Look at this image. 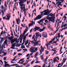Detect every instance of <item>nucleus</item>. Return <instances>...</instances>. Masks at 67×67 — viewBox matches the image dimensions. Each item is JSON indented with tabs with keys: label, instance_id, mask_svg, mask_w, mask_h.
Returning a JSON list of instances; mask_svg holds the SVG:
<instances>
[{
	"label": "nucleus",
	"instance_id": "1",
	"mask_svg": "<svg viewBox=\"0 0 67 67\" xmlns=\"http://www.w3.org/2000/svg\"><path fill=\"white\" fill-rule=\"evenodd\" d=\"M40 13L42 14L43 16H44V15H48L49 14V10H48V9L44 10L43 12H41Z\"/></svg>",
	"mask_w": 67,
	"mask_h": 67
},
{
	"label": "nucleus",
	"instance_id": "2",
	"mask_svg": "<svg viewBox=\"0 0 67 67\" xmlns=\"http://www.w3.org/2000/svg\"><path fill=\"white\" fill-rule=\"evenodd\" d=\"M24 3V0H21L20 2L19 3V4L20 5V6H21V7L20 8V9H21L20 12H22V10H23V5H24L23 4V3Z\"/></svg>",
	"mask_w": 67,
	"mask_h": 67
},
{
	"label": "nucleus",
	"instance_id": "3",
	"mask_svg": "<svg viewBox=\"0 0 67 67\" xmlns=\"http://www.w3.org/2000/svg\"><path fill=\"white\" fill-rule=\"evenodd\" d=\"M43 14L41 13V14L40 15H38L37 17H36V18L34 19V21H36V20H40L43 17Z\"/></svg>",
	"mask_w": 67,
	"mask_h": 67
},
{
	"label": "nucleus",
	"instance_id": "4",
	"mask_svg": "<svg viewBox=\"0 0 67 67\" xmlns=\"http://www.w3.org/2000/svg\"><path fill=\"white\" fill-rule=\"evenodd\" d=\"M38 50L37 48H35V47H32L30 48V51H33L34 52H37Z\"/></svg>",
	"mask_w": 67,
	"mask_h": 67
},
{
	"label": "nucleus",
	"instance_id": "5",
	"mask_svg": "<svg viewBox=\"0 0 67 67\" xmlns=\"http://www.w3.org/2000/svg\"><path fill=\"white\" fill-rule=\"evenodd\" d=\"M42 36H43V37L44 38H47V34L46 32H44L43 33Z\"/></svg>",
	"mask_w": 67,
	"mask_h": 67
},
{
	"label": "nucleus",
	"instance_id": "6",
	"mask_svg": "<svg viewBox=\"0 0 67 67\" xmlns=\"http://www.w3.org/2000/svg\"><path fill=\"white\" fill-rule=\"evenodd\" d=\"M55 16H53L51 17H48L47 18V19L48 20H51V19H54L55 20Z\"/></svg>",
	"mask_w": 67,
	"mask_h": 67
},
{
	"label": "nucleus",
	"instance_id": "7",
	"mask_svg": "<svg viewBox=\"0 0 67 67\" xmlns=\"http://www.w3.org/2000/svg\"><path fill=\"white\" fill-rule=\"evenodd\" d=\"M40 29V27L36 26L35 28L33 29V31H34V30H35L34 31V32H35L36 31H37V30H38Z\"/></svg>",
	"mask_w": 67,
	"mask_h": 67
},
{
	"label": "nucleus",
	"instance_id": "8",
	"mask_svg": "<svg viewBox=\"0 0 67 67\" xmlns=\"http://www.w3.org/2000/svg\"><path fill=\"white\" fill-rule=\"evenodd\" d=\"M10 14H9L8 15H8H7V18H6V20H10V18H11V16L10 15Z\"/></svg>",
	"mask_w": 67,
	"mask_h": 67
},
{
	"label": "nucleus",
	"instance_id": "9",
	"mask_svg": "<svg viewBox=\"0 0 67 67\" xmlns=\"http://www.w3.org/2000/svg\"><path fill=\"white\" fill-rule=\"evenodd\" d=\"M15 41H16V39H15V38L13 39H12L10 40V42L12 44V43H13L15 42Z\"/></svg>",
	"mask_w": 67,
	"mask_h": 67
},
{
	"label": "nucleus",
	"instance_id": "10",
	"mask_svg": "<svg viewBox=\"0 0 67 67\" xmlns=\"http://www.w3.org/2000/svg\"><path fill=\"white\" fill-rule=\"evenodd\" d=\"M1 9H2L1 12L2 13H3L4 15V12L3 11V9H4V6L3 5H1Z\"/></svg>",
	"mask_w": 67,
	"mask_h": 67
},
{
	"label": "nucleus",
	"instance_id": "11",
	"mask_svg": "<svg viewBox=\"0 0 67 67\" xmlns=\"http://www.w3.org/2000/svg\"><path fill=\"white\" fill-rule=\"evenodd\" d=\"M16 20L17 22V24H19V22H20V18H18V19H16Z\"/></svg>",
	"mask_w": 67,
	"mask_h": 67
},
{
	"label": "nucleus",
	"instance_id": "12",
	"mask_svg": "<svg viewBox=\"0 0 67 67\" xmlns=\"http://www.w3.org/2000/svg\"><path fill=\"white\" fill-rule=\"evenodd\" d=\"M23 7H23V9H24V10L23 9V11L25 13L26 12H25V11H26V9L25 8V5H23Z\"/></svg>",
	"mask_w": 67,
	"mask_h": 67
},
{
	"label": "nucleus",
	"instance_id": "13",
	"mask_svg": "<svg viewBox=\"0 0 67 67\" xmlns=\"http://www.w3.org/2000/svg\"><path fill=\"white\" fill-rule=\"evenodd\" d=\"M52 13H50L49 14L48 16H54V15H55V13L53 14H52Z\"/></svg>",
	"mask_w": 67,
	"mask_h": 67
},
{
	"label": "nucleus",
	"instance_id": "14",
	"mask_svg": "<svg viewBox=\"0 0 67 67\" xmlns=\"http://www.w3.org/2000/svg\"><path fill=\"white\" fill-rule=\"evenodd\" d=\"M49 20V21H51V22H52L53 23H54L55 22V19H48Z\"/></svg>",
	"mask_w": 67,
	"mask_h": 67
},
{
	"label": "nucleus",
	"instance_id": "15",
	"mask_svg": "<svg viewBox=\"0 0 67 67\" xmlns=\"http://www.w3.org/2000/svg\"><path fill=\"white\" fill-rule=\"evenodd\" d=\"M4 66L5 67H8V66H9L8 67H10V65L9 64H5Z\"/></svg>",
	"mask_w": 67,
	"mask_h": 67
},
{
	"label": "nucleus",
	"instance_id": "16",
	"mask_svg": "<svg viewBox=\"0 0 67 67\" xmlns=\"http://www.w3.org/2000/svg\"><path fill=\"white\" fill-rule=\"evenodd\" d=\"M13 37L12 36L10 37H8V38L9 40H10V41L13 40Z\"/></svg>",
	"mask_w": 67,
	"mask_h": 67
},
{
	"label": "nucleus",
	"instance_id": "17",
	"mask_svg": "<svg viewBox=\"0 0 67 67\" xmlns=\"http://www.w3.org/2000/svg\"><path fill=\"white\" fill-rule=\"evenodd\" d=\"M64 21H65V20H66V16H63L62 18V20H64Z\"/></svg>",
	"mask_w": 67,
	"mask_h": 67
},
{
	"label": "nucleus",
	"instance_id": "18",
	"mask_svg": "<svg viewBox=\"0 0 67 67\" xmlns=\"http://www.w3.org/2000/svg\"><path fill=\"white\" fill-rule=\"evenodd\" d=\"M46 46H47V49H49V50L50 49V48H48V44H46Z\"/></svg>",
	"mask_w": 67,
	"mask_h": 67
},
{
	"label": "nucleus",
	"instance_id": "19",
	"mask_svg": "<svg viewBox=\"0 0 67 67\" xmlns=\"http://www.w3.org/2000/svg\"><path fill=\"white\" fill-rule=\"evenodd\" d=\"M16 44V43H15L13 44H12V47H14L15 46V44Z\"/></svg>",
	"mask_w": 67,
	"mask_h": 67
},
{
	"label": "nucleus",
	"instance_id": "20",
	"mask_svg": "<svg viewBox=\"0 0 67 67\" xmlns=\"http://www.w3.org/2000/svg\"><path fill=\"white\" fill-rule=\"evenodd\" d=\"M52 42H53L52 41H49V42H48V44H48V45H50V44H51V43H52Z\"/></svg>",
	"mask_w": 67,
	"mask_h": 67
},
{
	"label": "nucleus",
	"instance_id": "21",
	"mask_svg": "<svg viewBox=\"0 0 67 67\" xmlns=\"http://www.w3.org/2000/svg\"><path fill=\"white\" fill-rule=\"evenodd\" d=\"M30 52L31 53L30 54V55H32V54H33V53H35V52H33V51H30Z\"/></svg>",
	"mask_w": 67,
	"mask_h": 67
},
{
	"label": "nucleus",
	"instance_id": "22",
	"mask_svg": "<svg viewBox=\"0 0 67 67\" xmlns=\"http://www.w3.org/2000/svg\"><path fill=\"white\" fill-rule=\"evenodd\" d=\"M45 20V18L42 19L40 20V22H43V21H44Z\"/></svg>",
	"mask_w": 67,
	"mask_h": 67
},
{
	"label": "nucleus",
	"instance_id": "23",
	"mask_svg": "<svg viewBox=\"0 0 67 67\" xmlns=\"http://www.w3.org/2000/svg\"><path fill=\"white\" fill-rule=\"evenodd\" d=\"M36 36H38V37H39V36H40V35H39L38 33L36 32Z\"/></svg>",
	"mask_w": 67,
	"mask_h": 67
},
{
	"label": "nucleus",
	"instance_id": "24",
	"mask_svg": "<svg viewBox=\"0 0 67 67\" xmlns=\"http://www.w3.org/2000/svg\"><path fill=\"white\" fill-rule=\"evenodd\" d=\"M66 59L64 58H63V62L64 63L65 62V61H66Z\"/></svg>",
	"mask_w": 67,
	"mask_h": 67
},
{
	"label": "nucleus",
	"instance_id": "25",
	"mask_svg": "<svg viewBox=\"0 0 67 67\" xmlns=\"http://www.w3.org/2000/svg\"><path fill=\"white\" fill-rule=\"evenodd\" d=\"M5 10H6L7 9V8H8V7H7V5H5Z\"/></svg>",
	"mask_w": 67,
	"mask_h": 67
},
{
	"label": "nucleus",
	"instance_id": "26",
	"mask_svg": "<svg viewBox=\"0 0 67 67\" xmlns=\"http://www.w3.org/2000/svg\"><path fill=\"white\" fill-rule=\"evenodd\" d=\"M4 43L6 45L7 44V40H6L4 42Z\"/></svg>",
	"mask_w": 67,
	"mask_h": 67
},
{
	"label": "nucleus",
	"instance_id": "27",
	"mask_svg": "<svg viewBox=\"0 0 67 67\" xmlns=\"http://www.w3.org/2000/svg\"><path fill=\"white\" fill-rule=\"evenodd\" d=\"M21 48H25V46H24V45L23 46L22 45L21 46Z\"/></svg>",
	"mask_w": 67,
	"mask_h": 67
},
{
	"label": "nucleus",
	"instance_id": "28",
	"mask_svg": "<svg viewBox=\"0 0 67 67\" xmlns=\"http://www.w3.org/2000/svg\"><path fill=\"white\" fill-rule=\"evenodd\" d=\"M34 46H36L37 45V42H34Z\"/></svg>",
	"mask_w": 67,
	"mask_h": 67
},
{
	"label": "nucleus",
	"instance_id": "29",
	"mask_svg": "<svg viewBox=\"0 0 67 67\" xmlns=\"http://www.w3.org/2000/svg\"><path fill=\"white\" fill-rule=\"evenodd\" d=\"M62 65V64L61 63H60L58 65V67H62V66H63L62 65ZM59 65H61L60 66H59Z\"/></svg>",
	"mask_w": 67,
	"mask_h": 67
},
{
	"label": "nucleus",
	"instance_id": "30",
	"mask_svg": "<svg viewBox=\"0 0 67 67\" xmlns=\"http://www.w3.org/2000/svg\"><path fill=\"white\" fill-rule=\"evenodd\" d=\"M26 27L27 29H26L25 30L26 31H27L28 30V27H27V26H26Z\"/></svg>",
	"mask_w": 67,
	"mask_h": 67
},
{
	"label": "nucleus",
	"instance_id": "31",
	"mask_svg": "<svg viewBox=\"0 0 67 67\" xmlns=\"http://www.w3.org/2000/svg\"><path fill=\"white\" fill-rule=\"evenodd\" d=\"M26 32H27V31L26 30L24 31V32L23 33V35H24Z\"/></svg>",
	"mask_w": 67,
	"mask_h": 67
},
{
	"label": "nucleus",
	"instance_id": "32",
	"mask_svg": "<svg viewBox=\"0 0 67 67\" xmlns=\"http://www.w3.org/2000/svg\"><path fill=\"white\" fill-rule=\"evenodd\" d=\"M32 25H33L32 24H29V27H30V26H32Z\"/></svg>",
	"mask_w": 67,
	"mask_h": 67
},
{
	"label": "nucleus",
	"instance_id": "33",
	"mask_svg": "<svg viewBox=\"0 0 67 67\" xmlns=\"http://www.w3.org/2000/svg\"><path fill=\"white\" fill-rule=\"evenodd\" d=\"M39 31L40 32H42V31H43L42 30V29H39Z\"/></svg>",
	"mask_w": 67,
	"mask_h": 67
},
{
	"label": "nucleus",
	"instance_id": "34",
	"mask_svg": "<svg viewBox=\"0 0 67 67\" xmlns=\"http://www.w3.org/2000/svg\"><path fill=\"white\" fill-rule=\"evenodd\" d=\"M45 28H46V27H43V29H42V31H44V30H45Z\"/></svg>",
	"mask_w": 67,
	"mask_h": 67
},
{
	"label": "nucleus",
	"instance_id": "35",
	"mask_svg": "<svg viewBox=\"0 0 67 67\" xmlns=\"http://www.w3.org/2000/svg\"><path fill=\"white\" fill-rule=\"evenodd\" d=\"M40 48H41V50L42 51H43V47H42V46H41Z\"/></svg>",
	"mask_w": 67,
	"mask_h": 67
},
{
	"label": "nucleus",
	"instance_id": "36",
	"mask_svg": "<svg viewBox=\"0 0 67 67\" xmlns=\"http://www.w3.org/2000/svg\"><path fill=\"white\" fill-rule=\"evenodd\" d=\"M45 22H46V23H48L49 22L47 20H45Z\"/></svg>",
	"mask_w": 67,
	"mask_h": 67
},
{
	"label": "nucleus",
	"instance_id": "37",
	"mask_svg": "<svg viewBox=\"0 0 67 67\" xmlns=\"http://www.w3.org/2000/svg\"><path fill=\"white\" fill-rule=\"evenodd\" d=\"M56 60H57V59H54V63H55L56 62Z\"/></svg>",
	"mask_w": 67,
	"mask_h": 67
},
{
	"label": "nucleus",
	"instance_id": "38",
	"mask_svg": "<svg viewBox=\"0 0 67 67\" xmlns=\"http://www.w3.org/2000/svg\"><path fill=\"white\" fill-rule=\"evenodd\" d=\"M34 62H35L34 61H32L31 63V64L32 65V64H34L33 63H34Z\"/></svg>",
	"mask_w": 67,
	"mask_h": 67
},
{
	"label": "nucleus",
	"instance_id": "39",
	"mask_svg": "<svg viewBox=\"0 0 67 67\" xmlns=\"http://www.w3.org/2000/svg\"><path fill=\"white\" fill-rule=\"evenodd\" d=\"M7 53L5 52L4 53V55H3V56H5V55H7Z\"/></svg>",
	"mask_w": 67,
	"mask_h": 67
},
{
	"label": "nucleus",
	"instance_id": "40",
	"mask_svg": "<svg viewBox=\"0 0 67 67\" xmlns=\"http://www.w3.org/2000/svg\"><path fill=\"white\" fill-rule=\"evenodd\" d=\"M8 36H6V37H5L4 38V40H5V39H6V40H7V38H8Z\"/></svg>",
	"mask_w": 67,
	"mask_h": 67
},
{
	"label": "nucleus",
	"instance_id": "41",
	"mask_svg": "<svg viewBox=\"0 0 67 67\" xmlns=\"http://www.w3.org/2000/svg\"><path fill=\"white\" fill-rule=\"evenodd\" d=\"M55 38H54L52 39V42L55 41Z\"/></svg>",
	"mask_w": 67,
	"mask_h": 67
},
{
	"label": "nucleus",
	"instance_id": "42",
	"mask_svg": "<svg viewBox=\"0 0 67 67\" xmlns=\"http://www.w3.org/2000/svg\"><path fill=\"white\" fill-rule=\"evenodd\" d=\"M3 31H2L1 33V35H3Z\"/></svg>",
	"mask_w": 67,
	"mask_h": 67
},
{
	"label": "nucleus",
	"instance_id": "43",
	"mask_svg": "<svg viewBox=\"0 0 67 67\" xmlns=\"http://www.w3.org/2000/svg\"><path fill=\"white\" fill-rule=\"evenodd\" d=\"M59 22H58L57 24V27H58V26H59Z\"/></svg>",
	"mask_w": 67,
	"mask_h": 67
},
{
	"label": "nucleus",
	"instance_id": "44",
	"mask_svg": "<svg viewBox=\"0 0 67 67\" xmlns=\"http://www.w3.org/2000/svg\"><path fill=\"white\" fill-rule=\"evenodd\" d=\"M18 56H20L21 55H22V54L21 53H19L18 54Z\"/></svg>",
	"mask_w": 67,
	"mask_h": 67
},
{
	"label": "nucleus",
	"instance_id": "45",
	"mask_svg": "<svg viewBox=\"0 0 67 67\" xmlns=\"http://www.w3.org/2000/svg\"><path fill=\"white\" fill-rule=\"evenodd\" d=\"M36 8H35V9L32 11V12H36Z\"/></svg>",
	"mask_w": 67,
	"mask_h": 67
},
{
	"label": "nucleus",
	"instance_id": "46",
	"mask_svg": "<svg viewBox=\"0 0 67 67\" xmlns=\"http://www.w3.org/2000/svg\"><path fill=\"white\" fill-rule=\"evenodd\" d=\"M48 26L49 28H50L51 27V25H50V24L48 25Z\"/></svg>",
	"mask_w": 67,
	"mask_h": 67
},
{
	"label": "nucleus",
	"instance_id": "47",
	"mask_svg": "<svg viewBox=\"0 0 67 67\" xmlns=\"http://www.w3.org/2000/svg\"><path fill=\"white\" fill-rule=\"evenodd\" d=\"M40 53H42V52H43L44 51V50H43V51H42V50H41V49H40Z\"/></svg>",
	"mask_w": 67,
	"mask_h": 67
},
{
	"label": "nucleus",
	"instance_id": "48",
	"mask_svg": "<svg viewBox=\"0 0 67 67\" xmlns=\"http://www.w3.org/2000/svg\"><path fill=\"white\" fill-rule=\"evenodd\" d=\"M22 34H21V35H20V37H21V38H23V37H22Z\"/></svg>",
	"mask_w": 67,
	"mask_h": 67
},
{
	"label": "nucleus",
	"instance_id": "49",
	"mask_svg": "<svg viewBox=\"0 0 67 67\" xmlns=\"http://www.w3.org/2000/svg\"><path fill=\"white\" fill-rule=\"evenodd\" d=\"M40 63V62L37 61L35 63V64H36L37 63Z\"/></svg>",
	"mask_w": 67,
	"mask_h": 67
},
{
	"label": "nucleus",
	"instance_id": "50",
	"mask_svg": "<svg viewBox=\"0 0 67 67\" xmlns=\"http://www.w3.org/2000/svg\"><path fill=\"white\" fill-rule=\"evenodd\" d=\"M7 59V57H5L3 59L4 60H6V59Z\"/></svg>",
	"mask_w": 67,
	"mask_h": 67
},
{
	"label": "nucleus",
	"instance_id": "51",
	"mask_svg": "<svg viewBox=\"0 0 67 67\" xmlns=\"http://www.w3.org/2000/svg\"><path fill=\"white\" fill-rule=\"evenodd\" d=\"M1 38H2L1 40L2 41H3V40H4V37Z\"/></svg>",
	"mask_w": 67,
	"mask_h": 67
},
{
	"label": "nucleus",
	"instance_id": "52",
	"mask_svg": "<svg viewBox=\"0 0 67 67\" xmlns=\"http://www.w3.org/2000/svg\"><path fill=\"white\" fill-rule=\"evenodd\" d=\"M62 2H60L58 4L60 5H61V3H62Z\"/></svg>",
	"mask_w": 67,
	"mask_h": 67
},
{
	"label": "nucleus",
	"instance_id": "53",
	"mask_svg": "<svg viewBox=\"0 0 67 67\" xmlns=\"http://www.w3.org/2000/svg\"><path fill=\"white\" fill-rule=\"evenodd\" d=\"M20 43H22V39L20 38Z\"/></svg>",
	"mask_w": 67,
	"mask_h": 67
},
{
	"label": "nucleus",
	"instance_id": "54",
	"mask_svg": "<svg viewBox=\"0 0 67 67\" xmlns=\"http://www.w3.org/2000/svg\"><path fill=\"white\" fill-rule=\"evenodd\" d=\"M67 24H66L65 25H64V27H65V26H67Z\"/></svg>",
	"mask_w": 67,
	"mask_h": 67
},
{
	"label": "nucleus",
	"instance_id": "55",
	"mask_svg": "<svg viewBox=\"0 0 67 67\" xmlns=\"http://www.w3.org/2000/svg\"><path fill=\"white\" fill-rule=\"evenodd\" d=\"M21 50H22V49H20L18 50L17 51L18 52H20V51H21Z\"/></svg>",
	"mask_w": 67,
	"mask_h": 67
},
{
	"label": "nucleus",
	"instance_id": "56",
	"mask_svg": "<svg viewBox=\"0 0 67 67\" xmlns=\"http://www.w3.org/2000/svg\"><path fill=\"white\" fill-rule=\"evenodd\" d=\"M37 55H36V54L35 55H34V57L35 58H36L37 59V58H37L36 57V56Z\"/></svg>",
	"mask_w": 67,
	"mask_h": 67
},
{
	"label": "nucleus",
	"instance_id": "57",
	"mask_svg": "<svg viewBox=\"0 0 67 67\" xmlns=\"http://www.w3.org/2000/svg\"><path fill=\"white\" fill-rule=\"evenodd\" d=\"M52 52V51H56V50H54V49H52V50H51Z\"/></svg>",
	"mask_w": 67,
	"mask_h": 67
},
{
	"label": "nucleus",
	"instance_id": "58",
	"mask_svg": "<svg viewBox=\"0 0 67 67\" xmlns=\"http://www.w3.org/2000/svg\"><path fill=\"white\" fill-rule=\"evenodd\" d=\"M26 39V36H24L23 38V40H25Z\"/></svg>",
	"mask_w": 67,
	"mask_h": 67
},
{
	"label": "nucleus",
	"instance_id": "59",
	"mask_svg": "<svg viewBox=\"0 0 67 67\" xmlns=\"http://www.w3.org/2000/svg\"><path fill=\"white\" fill-rule=\"evenodd\" d=\"M24 14H25V16H26V12H25H25H24Z\"/></svg>",
	"mask_w": 67,
	"mask_h": 67
},
{
	"label": "nucleus",
	"instance_id": "60",
	"mask_svg": "<svg viewBox=\"0 0 67 67\" xmlns=\"http://www.w3.org/2000/svg\"><path fill=\"white\" fill-rule=\"evenodd\" d=\"M23 67V65H21L20 66H16V67Z\"/></svg>",
	"mask_w": 67,
	"mask_h": 67
},
{
	"label": "nucleus",
	"instance_id": "61",
	"mask_svg": "<svg viewBox=\"0 0 67 67\" xmlns=\"http://www.w3.org/2000/svg\"><path fill=\"white\" fill-rule=\"evenodd\" d=\"M48 51H46V54H48Z\"/></svg>",
	"mask_w": 67,
	"mask_h": 67
},
{
	"label": "nucleus",
	"instance_id": "62",
	"mask_svg": "<svg viewBox=\"0 0 67 67\" xmlns=\"http://www.w3.org/2000/svg\"><path fill=\"white\" fill-rule=\"evenodd\" d=\"M38 54H39L38 52H36V53L35 55H37V56Z\"/></svg>",
	"mask_w": 67,
	"mask_h": 67
},
{
	"label": "nucleus",
	"instance_id": "63",
	"mask_svg": "<svg viewBox=\"0 0 67 67\" xmlns=\"http://www.w3.org/2000/svg\"><path fill=\"white\" fill-rule=\"evenodd\" d=\"M59 1H59V0L58 2H57L56 3V4H58V3H59Z\"/></svg>",
	"mask_w": 67,
	"mask_h": 67
},
{
	"label": "nucleus",
	"instance_id": "64",
	"mask_svg": "<svg viewBox=\"0 0 67 67\" xmlns=\"http://www.w3.org/2000/svg\"><path fill=\"white\" fill-rule=\"evenodd\" d=\"M45 65H46V64H45L43 65L42 67H45V66H46Z\"/></svg>",
	"mask_w": 67,
	"mask_h": 67
}]
</instances>
